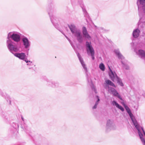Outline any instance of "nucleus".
<instances>
[{
	"mask_svg": "<svg viewBox=\"0 0 145 145\" xmlns=\"http://www.w3.org/2000/svg\"><path fill=\"white\" fill-rule=\"evenodd\" d=\"M7 39V46L10 52H12L13 51L18 52L19 48L15 44L14 42L12 40L17 42H20L21 39L20 35L14 32H10L8 33Z\"/></svg>",
	"mask_w": 145,
	"mask_h": 145,
	"instance_id": "nucleus-1",
	"label": "nucleus"
},
{
	"mask_svg": "<svg viewBox=\"0 0 145 145\" xmlns=\"http://www.w3.org/2000/svg\"><path fill=\"white\" fill-rule=\"evenodd\" d=\"M82 30L83 37L81 35L80 31L74 35L76 37L78 42L80 43H82L83 42V37L85 38L86 40H90L91 39V37L88 34L86 27L84 26L83 27Z\"/></svg>",
	"mask_w": 145,
	"mask_h": 145,
	"instance_id": "nucleus-2",
	"label": "nucleus"
},
{
	"mask_svg": "<svg viewBox=\"0 0 145 145\" xmlns=\"http://www.w3.org/2000/svg\"><path fill=\"white\" fill-rule=\"evenodd\" d=\"M125 108L127 112L128 113L131 118L134 125L138 130V133L140 139L142 138V137L143 135L141 134L140 131V125L138 124L137 120L135 118V117L133 116V114L131 112L130 109L127 106H125Z\"/></svg>",
	"mask_w": 145,
	"mask_h": 145,
	"instance_id": "nucleus-3",
	"label": "nucleus"
},
{
	"mask_svg": "<svg viewBox=\"0 0 145 145\" xmlns=\"http://www.w3.org/2000/svg\"><path fill=\"white\" fill-rule=\"evenodd\" d=\"M54 11L53 9H51L48 11V14L49 15L51 21L53 25L57 29L59 30V22L58 19L53 15L52 13Z\"/></svg>",
	"mask_w": 145,
	"mask_h": 145,
	"instance_id": "nucleus-4",
	"label": "nucleus"
},
{
	"mask_svg": "<svg viewBox=\"0 0 145 145\" xmlns=\"http://www.w3.org/2000/svg\"><path fill=\"white\" fill-rule=\"evenodd\" d=\"M85 45L87 54L88 55L91 56L92 60H94L95 52L91 45V42L87 41L86 42Z\"/></svg>",
	"mask_w": 145,
	"mask_h": 145,
	"instance_id": "nucleus-5",
	"label": "nucleus"
},
{
	"mask_svg": "<svg viewBox=\"0 0 145 145\" xmlns=\"http://www.w3.org/2000/svg\"><path fill=\"white\" fill-rule=\"evenodd\" d=\"M114 52L116 55L117 56L119 59L121 60V62L123 67L126 69L128 70L129 69V67L127 64V61H124V57L121 54L119 50L118 49L115 50Z\"/></svg>",
	"mask_w": 145,
	"mask_h": 145,
	"instance_id": "nucleus-6",
	"label": "nucleus"
},
{
	"mask_svg": "<svg viewBox=\"0 0 145 145\" xmlns=\"http://www.w3.org/2000/svg\"><path fill=\"white\" fill-rule=\"evenodd\" d=\"M45 80L47 82L46 85L48 86L54 88H57L59 86V83L52 80H49L45 78Z\"/></svg>",
	"mask_w": 145,
	"mask_h": 145,
	"instance_id": "nucleus-7",
	"label": "nucleus"
},
{
	"mask_svg": "<svg viewBox=\"0 0 145 145\" xmlns=\"http://www.w3.org/2000/svg\"><path fill=\"white\" fill-rule=\"evenodd\" d=\"M109 71L108 73L109 76L111 80L114 82V80L118 76L115 72L112 71L109 67Z\"/></svg>",
	"mask_w": 145,
	"mask_h": 145,
	"instance_id": "nucleus-8",
	"label": "nucleus"
},
{
	"mask_svg": "<svg viewBox=\"0 0 145 145\" xmlns=\"http://www.w3.org/2000/svg\"><path fill=\"white\" fill-rule=\"evenodd\" d=\"M22 40L25 48L26 49L29 48L30 45V42L28 38L25 37H24L22 38Z\"/></svg>",
	"mask_w": 145,
	"mask_h": 145,
	"instance_id": "nucleus-9",
	"label": "nucleus"
},
{
	"mask_svg": "<svg viewBox=\"0 0 145 145\" xmlns=\"http://www.w3.org/2000/svg\"><path fill=\"white\" fill-rule=\"evenodd\" d=\"M15 52L13 51L12 52H11L16 57L18 58L20 60H23L25 59V58L26 57V56L25 54L24 53L21 52L20 53H14V52Z\"/></svg>",
	"mask_w": 145,
	"mask_h": 145,
	"instance_id": "nucleus-10",
	"label": "nucleus"
},
{
	"mask_svg": "<svg viewBox=\"0 0 145 145\" xmlns=\"http://www.w3.org/2000/svg\"><path fill=\"white\" fill-rule=\"evenodd\" d=\"M68 26L72 33L74 35L80 31V30L77 29L75 26L73 24L68 25Z\"/></svg>",
	"mask_w": 145,
	"mask_h": 145,
	"instance_id": "nucleus-11",
	"label": "nucleus"
},
{
	"mask_svg": "<svg viewBox=\"0 0 145 145\" xmlns=\"http://www.w3.org/2000/svg\"><path fill=\"white\" fill-rule=\"evenodd\" d=\"M115 125L112 124V122L110 120H107L106 127V131H109L110 130L114 129Z\"/></svg>",
	"mask_w": 145,
	"mask_h": 145,
	"instance_id": "nucleus-12",
	"label": "nucleus"
},
{
	"mask_svg": "<svg viewBox=\"0 0 145 145\" xmlns=\"http://www.w3.org/2000/svg\"><path fill=\"white\" fill-rule=\"evenodd\" d=\"M77 55L82 67L84 70V71L86 72V73L88 72L87 69L83 61L82 58L81 57V55L79 53H77Z\"/></svg>",
	"mask_w": 145,
	"mask_h": 145,
	"instance_id": "nucleus-13",
	"label": "nucleus"
},
{
	"mask_svg": "<svg viewBox=\"0 0 145 145\" xmlns=\"http://www.w3.org/2000/svg\"><path fill=\"white\" fill-rule=\"evenodd\" d=\"M140 31L138 28L135 29L132 33L133 36L135 38L138 37L140 35Z\"/></svg>",
	"mask_w": 145,
	"mask_h": 145,
	"instance_id": "nucleus-14",
	"label": "nucleus"
},
{
	"mask_svg": "<svg viewBox=\"0 0 145 145\" xmlns=\"http://www.w3.org/2000/svg\"><path fill=\"white\" fill-rule=\"evenodd\" d=\"M137 4L138 7V10L139 11L142 7L145 5V0H139V1L138 0Z\"/></svg>",
	"mask_w": 145,
	"mask_h": 145,
	"instance_id": "nucleus-15",
	"label": "nucleus"
},
{
	"mask_svg": "<svg viewBox=\"0 0 145 145\" xmlns=\"http://www.w3.org/2000/svg\"><path fill=\"white\" fill-rule=\"evenodd\" d=\"M113 105H115L117 108L120 110L122 111L124 110V108L121 105H119L116 101H113L112 103Z\"/></svg>",
	"mask_w": 145,
	"mask_h": 145,
	"instance_id": "nucleus-16",
	"label": "nucleus"
},
{
	"mask_svg": "<svg viewBox=\"0 0 145 145\" xmlns=\"http://www.w3.org/2000/svg\"><path fill=\"white\" fill-rule=\"evenodd\" d=\"M108 91L113 94L114 96H115L118 94L117 91L114 88L111 87L108 88Z\"/></svg>",
	"mask_w": 145,
	"mask_h": 145,
	"instance_id": "nucleus-17",
	"label": "nucleus"
},
{
	"mask_svg": "<svg viewBox=\"0 0 145 145\" xmlns=\"http://www.w3.org/2000/svg\"><path fill=\"white\" fill-rule=\"evenodd\" d=\"M105 82L106 84V87H107V85H109L112 86L114 88H116V86L114 83L110 80H106Z\"/></svg>",
	"mask_w": 145,
	"mask_h": 145,
	"instance_id": "nucleus-18",
	"label": "nucleus"
},
{
	"mask_svg": "<svg viewBox=\"0 0 145 145\" xmlns=\"http://www.w3.org/2000/svg\"><path fill=\"white\" fill-rule=\"evenodd\" d=\"M105 82L106 84V87H107V85H109L112 86L114 88H116V86L114 83L110 80H106Z\"/></svg>",
	"mask_w": 145,
	"mask_h": 145,
	"instance_id": "nucleus-19",
	"label": "nucleus"
},
{
	"mask_svg": "<svg viewBox=\"0 0 145 145\" xmlns=\"http://www.w3.org/2000/svg\"><path fill=\"white\" fill-rule=\"evenodd\" d=\"M87 80L88 82L89 83H91V89L93 90V91H94L95 93H97L96 91L95 88V87L94 86V85L92 84V82L91 80L88 77H87Z\"/></svg>",
	"mask_w": 145,
	"mask_h": 145,
	"instance_id": "nucleus-20",
	"label": "nucleus"
},
{
	"mask_svg": "<svg viewBox=\"0 0 145 145\" xmlns=\"http://www.w3.org/2000/svg\"><path fill=\"white\" fill-rule=\"evenodd\" d=\"M138 54L142 58H145V51L142 50H139L138 51Z\"/></svg>",
	"mask_w": 145,
	"mask_h": 145,
	"instance_id": "nucleus-21",
	"label": "nucleus"
},
{
	"mask_svg": "<svg viewBox=\"0 0 145 145\" xmlns=\"http://www.w3.org/2000/svg\"><path fill=\"white\" fill-rule=\"evenodd\" d=\"M21 128L24 130V131L27 133L28 132L27 131V130H28V127L27 125L24 122L22 123L21 125Z\"/></svg>",
	"mask_w": 145,
	"mask_h": 145,
	"instance_id": "nucleus-22",
	"label": "nucleus"
},
{
	"mask_svg": "<svg viewBox=\"0 0 145 145\" xmlns=\"http://www.w3.org/2000/svg\"><path fill=\"white\" fill-rule=\"evenodd\" d=\"M116 80L117 83L121 87L123 86L124 84L122 82L121 79L120 78L118 77H117Z\"/></svg>",
	"mask_w": 145,
	"mask_h": 145,
	"instance_id": "nucleus-23",
	"label": "nucleus"
},
{
	"mask_svg": "<svg viewBox=\"0 0 145 145\" xmlns=\"http://www.w3.org/2000/svg\"><path fill=\"white\" fill-rule=\"evenodd\" d=\"M99 68L102 71H104L105 70V66L103 63H101L99 65Z\"/></svg>",
	"mask_w": 145,
	"mask_h": 145,
	"instance_id": "nucleus-24",
	"label": "nucleus"
},
{
	"mask_svg": "<svg viewBox=\"0 0 145 145\" xmlns=\"http://www.w3.org/2000/svg\"><path fill=\"white\" fill-rule=\"evenodd\" d=\"M80 6L82 7V11L84 13V14L85 16H88V13L86 10V9L83 8V7H82V5H80Z\"/></svg>",
	"mask_w": 145,
	"mask_h": 145,
	"instance_id": "nucleus-25",
	"label": "nucleus"
},
{
	"mask_svg": "<svg viewBox=\"0 0 145 145\" xmlns=\"http://www.w3.org/2000/svg\"><path fill=\"white\" fill-rule=\"evenodd\" d=\"M140 131L141 133V134L142 135H143V136H142V138L144 139V140H145H145H144V138H143V134L142 133V132H141V129L142 131L143 132V133L144 135L145 136V131H144L143 128L142 127H141L140 126Z\"/></svg>",
	"mask_w": 145,
	"mask_h": 145,
	"instance_id": "nucleus-26",
	"label": "nucleus"
},
{
	"mask_svg": "<svg viewBox=\"0 0 145 145\" xmlns=\"http://www.w3.org/2000/svg\"><path fill=\"white\" fill-rule=\"evenodd\" d=\"M12 126L15 129H16L19 127L18 125L15 123H13L12 124Z\"/></svg>",
	"mask_w": 145,
	"mask_h": 145,
	"instance_id": "nucleus-27",
	"label": "nucleus"
},
{
	"mask_svg": "<svg viewBox=\"0 0 145 145\" xmlns=\"http://www.w3.org/2000/svg\"><path fill=\"white\" fill-rule=\"evenodd\" d=\"M23 61H24L25 62L27 63H32V61L29 60L27 58V57L25 58V59Z\"/></svg>",
	"mask_w": 145,
	"mask_h": 145,
	"instance_id": "nucleus-28",
	"label": "nucleus"
},
{
	"mask_svg": "<svg viewBox=\"0 0 145 145\" xmlns=\"http://www.w3.org/2000/svg\"><path fill=\"white\" fill-rule=\"evenodd\" d=\"M97 29L99 31H105V29L102 27H98L97 28Z\"/></svg>",
	"mask_w": 145,
	"mask_h": 145,
	"instance_id": "nucleus-29",
	"label": "nucleus"
},
{
	"mask_svg": "<svg viewBox=\"0 0 145 145\" xmlns=\"http://www.w3.org/2000/svg\"><path fill=\"white\" fill-rule=\"evenodd\" d=\"M115 96L117 97L118 98H119L121 100H122V97H121L120 95V94L118 93V94H117Z\"/></svg>",
	"mask_w": 145,
	"mask_h": 145,
	"instance_id": "nucleus-30",
	"label": "nucleus"
},
{
	"mask_svg": "<svg viewBox=\"0 0 145 145\" xmlns=\"http://www.w3.org/2000/svg\"><path fill=\"white\" fill-rule=\"evenodd\" d=\"M140 140L142 142V143L143 145H145V141L144 139L142 138L141 139H140Z\"/></svg>",
	"mask_w": 145,
	"mask_h": 145,
	"instance_id": "nucleus-31",
	"label": "nucleus"
},
{
	"mask_svg": "<svg viewBox=\"0 0 145 145\" xmlns=\"http://www.w3.org/2000/svg\"><path fill=\"white\" fill-rule=\"evenodd\" d=\"M142 7L143 11L145 13V5Z\"/></svg>",
	"mask_w": 145,
	"mask_h": 145,
	"instance_id": "nucleus-32",
	"label": "nucleus"
},
{
	"mask_svg": "<svg viewBox=\"0 0 145 145\" xmlns=\"http://www.w3.org/2000/svg\"><path fill=\"white\" fill-rule=\"evenodd\" d=\"M97 105H95L94 106L92 107V109H96L97 107Z\"/></svg>",
	"mask_w": 145,
	"mask_h": 145,
	"instance_id": "nucleus-33",
	"label": "nucleus"
},
{
	"mask_svg": "<svg viewBox=\"0 0 145 145\" xmlns=\"http://www.w3.org/2000/svg\"><path fill=\"white\" fill-rule=\"evenodd\" d=\"M96 97L97 98V101L99 102V101H100V99L99 96H97Z\"/></svg>",
	"mask_w": 145,
	"mask_h": 145,
	"instance_id": "nucleus-34",
	"label": "nucleus"
},
{
	"mask_svg": "<svg viewBox=\"0 0 145 145\" xmlns=\"http://www.w3.org/2000/svg\"><path fill=\"white\" fill-rule=\"evenodd\" d=\"M21 119H22V120L23 121V123L24 122H25L24 119V118H23V116H21Z\"/></svg>",
	"mask_w": 145,
	"mask_h": 145,
	"instance_id": "nucleus-35",
	"label": "nucleus"
},
{
	"mask_svg": "<svg viewBox=\"0 0 145 145\" xmlns=\"http://www.w3.org/2000/svg\"><path fill=\"white\" fill-rule=\"evenodd\" d=\"M123 105V106L125 107V106H127L123 102H122L121 103Z\"/></svg>",
	"mask_w": 145,
	"mask_h": 145,
	"instance_id": "nucleus-36",
	"label": "nucleus"
},
{
	"mask_svg": "<svg viewBox=\"0 0 145 145\" xmlns=\"http://www.w3.org/2000/svg\"><path fill=\"white\" fill-rule=\"evenodd\" d=\"M32 63H27V65L29 66H31L32 65H31Z\"/></svg>",
	"mask_w": 145,
	"mask_h": 145,
	"instance_id": "nucleus-37",
	"label": "nucleus"
},
{
	"mask_svg": "<svg viewBox=\"0 0 145 145\" xmlns=\"http://www.w3.org/2000/svg\"><path fill=\"white\" fill-rule=\"evenodd\" d=\"M65 37L68 39V40L70 42V39L68 38V37L66 35H65Z\"/></svg>",
	"mask_w": 145,
	"mask_h": 145,
	"instance_id": "nucleus-38",
	"label": "nucleus"
},
{
	"mask_svg": "<svg viewBox=\"0 0 145 145\" xmlns=\"http://www.w3.org/2000/svg\"><path fill=\"white\" fill-rule=\"evenodd\" d=\"M8 99L9 100V103H10V104H11V101L10 100V97H8Z\"/></svg>",
	"mask_w": 145,
	"mask_h": 145,
	"instance_id": "nucleus-39",
	"label": "nucleus"
},
{
	"mask_svg": "<svg viewBox=\"0 0 145 145\" xmlns=\"http://www.w3.org/2000/svg\"><path fill=\"white\" fill-rule=\"evenodd\" d=\"M99 102H97V101H96V102H95V105H98V104H99Z\"/></svg>",
	"mask_w": 145,
	"mask_h": 145,
	"instance_id": "nucleus-40",
	"label": "nucleus"
},
{
	"mask_svg": "<svg viewBox=\"0 0 145 145\" xmlns=\"http://www.w3.org/2000/svg\"><path fill=\"white\" fill-rule=\"evenodd\" d=\"M95 27H96V29H96H96H97V27H97L96 25H95Z\"/></svg>",
	"mask_w": 145,
	"mask_h": 145,
	"instance_id": "nucleus-41",
	"label": "nucleus"
},
{
	"mask_svg": "<svg viewBox=\"0 0 145 145\" xmlns=\"http://www.w3.org/2000/svg\"><path fill=\"white\" fill-rule=\"evenodd\" d=\"M139 16L140 17V14H139Z\"/></svg>",
	"mask_w": 145,
	"mask_h": 145,
	"instance_id": "nucleus-42",
	"label": "nucleus"
},
{
	"mask_svg": "<svg viewBox=\"0 0 145 145\" xmlns=\"http://www.w3.org/2000/svg\"><path fill=\"white\" fill-rule=\"evenodd\" d=\"M139 21L138 22V24H139Z\"/></svg>",
	"mask_w": 145,
	"mask_h": 145,
	"instance_id": "nucleus-43",
	"label": "nucleus"
},
{
	"mask_svg": "<svg viewBox=\"0 0 145 145\" xmlns=\"http://www.w3.org/2000/svg\"><path fill=\"white\" fill-rule=\"evenodd\" d=\"M29 69H31V68H29Z\"/></svg>",
	"mask_w": 145,
	"mask_h": 145,
	"instance_id": "nucleus-44",
	"label": "nucleus"
},
{
	"mask_svg": "<svg viewBox=\"0 0 145 145\" xmlns=\"http://www.w3.org/2000/svg\"><path fill=\"white\" fill-rule=\"evenodd\" d=\"M7 102H8V100H7Z\"/></svg>",
	"mask_w": 145,
	"mask_h": 145,
	"instance_id": "nucleus-45",
	"label": "nucleus"
}]
</instances>
